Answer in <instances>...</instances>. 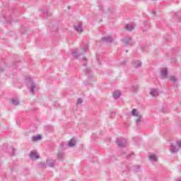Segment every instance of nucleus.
I'll use <instances>...</instances> for the list:
<instances>
[{
	"mask_svg": "<svg viewBox=\"0 0 181 181\" xmlns=\"http://www.w3.org/2000/svg\"><path fill=\"white\" fill-rule=\"evenodd\" d=\"M26 84L30 90V93H32V94L35 95V91L39 90V86L35 83L33 80H32V78L30 77H26L25 78Z\"/></svg>",
	"mask_w": 181,
	"mask_h": 181,
	"instance_id": "f257e3e1",
	"label": "nucleus"
},
{
	"mask_svg": "<svg viewBox=\"0 0 181 181\" xmlns=\"http://www.w3.org/2000/svg\"><path fill=\"white\" fill-rule=\"evenodd\" d=\"M177 146L173 144V143L170 144V151L172 153H176V152H179V150L181 148V140L176 141Z\"/></svg>",
	"mask_w": 181,
	"mask_h": 181,
	"instance_id": "f03ea898",
	"label": "nucleus"
},
{
	"mask_svg": "<svg viewBox=\"0 0 181 181\" xmlns=\"http://www.w3.org/2000/svg\"><path fill=\"white\" fill-rule=\"evenodd\" d=\"M131 115L133 117H137L136 124V125H139V124H141V121H142V115L139 114V112H136V109H133L132 110Z\"/></svg>",
	"mask_w": 181,
	"mask_h": 181,
	"instance_id": "7ed1b4c3",
	"label": "nucleus"
},
{
	"mask_svg": "<svg viewBox=\"0 0 181 181\" xmlns=\"http://www.w3.org/2000/svg\"><path fill=\"white\" fill-rule=\"evenodd\" d=\"M74 28L76 32H78V33H81V32H83V23L78 22L77 24L74 25Z\"/></svg>",
	"mask_w": 181,
	"mask_h": 181,
	"instance_id": "20e7f679",
	"label": "nucleus"
},
{
	"mask_svg": "<svg viewBox=\"0 0 181 181\" xmlns=\"http://www.w3.org/2000/svg\"><path fill=\"white\" fill-rule=\"evenodd\" d=\"M132 64L134 69H139V67H142V62L139 60H133L132 62Z\"/></svg>",
	"mask_w": 181,
	"mask_h": 181,
	"instance_id": "39448f33",
	"label": "nucleus"
},
{
	"mask_svg": "<svg viewBox=\"0 0 181 181\" xmlns=\"http://www.w3.org/2000/svg\"><path fill=\"white\" fill-rule=\"evenodd\" d=\"M39 156L37 155V152L33 151L30 153V159L31 160H36V159H39Z\"/></svg>",
	"mask_w": 181,
	"mask_h": 181,
	"instance_id": "423d86ee",
	"label": "nucleus"
},
{
	"mask_svg": "<svg viewBox=\"0 0 181 181\" xmlns=\"http://www.w3.org/2000/svg\"><path fill=\"white\" fill-rule=\"evenodd\" d=\"M116 143L118 145V146H121V147L127 146V144H128L127 142V141H125V140L123 141V140H121V139H117L116 141Z\"/></svg>",
	"mask_w": 181,
	"mask_h": 181,
	"instance_id": "0eeeda50",
	"label": "nucleus"
},
{
	"mask_svg": "<svg viewBox=\"0 0 181 181\" xmlns=\"http://www.w3.org/2000/svg\"><path fill=\"white\" fill-rule=\"evenodd\" d=\"M160 75L162 77H164V78H168V68H162L160 69Z\"/></svg>",
	"mask_w": 181,
	"mask_h": 181,
	"instance_id": "6e6552de",
	"label": "nucleus"
},
{
	"mask_svg": "<svg viewBox=\"0 0 181 181\" xmlns=\"http://www.w3.org/2000/svg\"><path fill=\"white\" fill-rule=\"evenodd\" d=\"M150 95L151 97H158V95H159V89H151L150 91Z\"/></svg>",
	"mask_w": 181,
	"mask_h": 181,
	"instance_id": "1a4fd4ad",
	"label": "nucleus"
},
{
	"mask_svg": "<svg viewBox=\"0 0 181 181\" xmlns=\"http://www.w3.org/2000/svg\"><path fill=\"white\" fill-rule=\"evenodd\" d=\"M123 43L124 46H132V40H131V38H124Z\"/></svg>",
	"mask_w": 181,
	"mask_h": 181,
	"instance_id": "9d476101",
	"label": "nucleus"
},
{
	"mask_svg": "<svg viewBox=\"0 0 181 181\" xmlns=\"http://www.w3.org/2000/svg\"><path fill=\"white\" fill-rule=\"evenodd\" d=\"M113 98H115V100H118V98H119V97H121V91L120 90H115L113 92Z\"/></svg>",
	"mask_w": 181,
	"mask_h": 181,
	"instance_id": "9b49d317",
	"label": "nucleus"
},
{
	"mask_svg": "<svg viewBox=\"0 0 181 181\" xmlns=\"http://www.w3.org/2000/svg\"><path fill=\"white\" fill-rule=\"evenodd\" d=\"M65 156V153L63 151H59L57 154V160H64Z\"/></svg>",
	"mask_w": 181,
	"mask_h": 181,
	"instance_id": "f8f14e48",
	"label": "nucleus"
},
{
	"mask_svg": "<svg viewBox=\"0 0 181 181\" xmlns=\"http://www.w3.org/2000/svg\"><path fill=\"white\" fill-rule=\"evenodd\" d=\"M112 37L111 36H107L103 38H102V42H107V43H112L113 42Z\"/></svg>",
	"mask_w": 181,
	"mask_h": 181,
	"instance_id": "ddd939ff",
	"label": "nucleus"
},
{
	"mask_svg": "<svg viewBox=\"0 0 181 181\" xmlns=\"http://www.w3.org/2000/svg\"><path fill=\"white\" fill-rule=\"evenodd\" d=\"M56 161L53 160V159L47 160V165L49 168H54V165Z\"/></svg>",
	"mask_w": 181,
	"mask_h": 181,
	"instance_id": "4468645a",
	"label": "nucleus"
},
{
	"mask_svg": "<svg viewBox=\"0 0 181 181\" xmlns=\"http://www.w3.org/2000/svg\"><path fill=\"white\" fill-rule=\"evenodd\" d=\"M76 144L77 141H76V139H71L68 143V146H69V148H73L74 146H76Z\"/></svg>",
	"mask_w": 181,
	"mask_h": 181,
	"instance_id": "2eb2a0df",
	"label": "nucleus"
},
{
	"mask_svg": "<svg viewBox=\"0 0 181 181\" xmlns=\"http://www.w3.org/2000/svg\"><path fill=\"white\" fill-rule=\"evenodd\" d=\"M3 18L7 21V22H11L12 20V16H11V14H9V12H8L6 16L3 14Z\"/></svg>",
	"mask_w": 181,
	"mask_h": 181,
	"instance_id": "dca6fc26",
	"label": "nucleus"
},
{
	"mask_svg": "<svg viewBox=\"0 0 181 181\" xmlns=\"http://www.w3.org/2000/svg\"><path fill=\"white\" fill-rule=\"evenodd\" d=\"M125 29L131 32L132 30H134L135 29V26L132 25V24H127L125 25Z\"/></svg>",
	"mask_w": 181,
	"mask_h": 181,
	"instance_id": "f3484780",
	"label": "nucleus"
},
{
	"mask_svg": "<svg viewBox=\"0 0 181 181\" xmlns=\"http://www.w3.org/2000/svg\"><path fill=\"white\" fill-rule=\"evenodd\" d=\"M72 56L75 59H78L80 56H81V53L77 52V50H74L72 52Z\"/></svg>",
	"mask_w": 181,
	"mask_h": 181,
	"instance_id": "a211bd4d",
	"label": "nucleus"
},
{
	"mask_svg": "<svg viewBox=\"0 0 181 181\" xmlns=\"http://www.w3.org/2000/svg\"><path fill=\"white\" fill-rule=\"evenodd\" d=\"M40 139H42V135L40 134L32 137V141L33 142H36V141H40Z\"/></svg>",
	"mask_w": 181,
	"mask_h": 181,
	"instance_id": "6ab92c4d",
	"label": "nucleus"
},
{
	"mask_svg": "<svg viewBox=\"0 0 181 181\" xmlns=\"http://www.w3.org/2000/svg\"><path fill=\"white\" fill-rule=\"evenodd\" d=\"M11 103L13 105H16V106L19 105V100H18L17 99L13 98L11 100Z\"/></svg>",
	"mask_w": 181,
	"mask_h": 181,
	"instance_id": "aec40b11",
	"label": "nucleus"
},
{
	"mask_svg": "<svg viewBox=\"0 0 181 181\" xmlns=\"http://www.w3.org/2000/svg\"><path fill=\"white\" fill-rule=\"evenodd\" d=\"M82 49H83V53L87 52V51L88 50V45L84 44V45H83Z\"/></svg>",
	"mask_w": 181,
	"mask_h": 181,
	"instance_id": "412c9836",
	"label": "nucleus"
},
{
	"mask_svg": "<svg viewBox=\"0 0 181 181\" xmlns=\"http://www.w3.org/2000/svg\"><path fill=\"white\" fill-rule=\"evenodd\" d=\"M9 152L11 154V156H13L15 155V148L13 147H9Z\"/></svg>",
	"mask_w": 181,
	"mask_h": 181,
	"instance_id": "4be33fe9",
	"label": "nucleus"
},
{
	"mask_svg": "<svg viewBox=\"0 0 181 181\" xmlns=\"http://www.w3.org/2000/svg\"><path fill=\"white\" fill-rule=\"evenodd\" d=\"M170 81H173V83H177V79L175 76L170 77Z\"/></svg>",
	"mask_w": 181,
	"mask_h": 181,
	"instance_id": "5701e85b",
	"label": "nucleus"
},
{
	"mask_svg": "<svg viewBox=\"0 0 181 181\" xmlns=\"http://www.w3.org/2000/svg\"><path fill=\"white\" fill-rule=\"evenodd\" d=\"M131 90H132L134 93H136V91H138V86H132V87H131Z\"/></svg>",
	"mask_w": 181,
	"mask_h": 181,
	"instance_id": "b1692460",
	"label": "nucleus"
},
{
	"mask_svg": "<svg viewBox=\"0 0 181 181\" xmlns=\"http://www.w3.org/2000/svg\"><path fill=\"white\" fill-rule=\"evenodd\" d=\"M150 159H151V160L156 161V156H155V155H151V156H150Z\"/></svg>",
	"mask_w": 181,
	"mask_h": 181,
	"instance_id": "393cba45",
	"label": "nucleus"
},
{
	"mask_svg": "<svg viewBox=\"0 0 181 181\" xmlns=\"http://www.w3.org/2000/svg\"><path fill=\"white\" fill-rule=\"evenodd\" d=\"M83 103V99L82 98H78L77 100V104H81Z\"/></svg>",
	"mask_w": 181,
	"mask_h": 181,
	"instance_id": "a878e982",
	"label": "nucleus"
},
{
	"mask_svg": "<svg viewBox=\"0 0 181 181\" xmlns=\"http://www.w3.org/2000/svg\"><path fill=\"white\" fill-rule=\"evenodd\" d=\"M45 13L47 14V16H52V13H49V11L46 10V11H45Z\"/></svg>",
	"mask_w": 181,
	"mask_h": 181,
	"instance_id": "bb28decb",
	"label": "nucleus"
},
{
	"mask_svg": "<svg viewBox=\"0 0 181 181\" xmlns=\"http://www.w3.org/2000/svg\"><path fill=\"white\" fill-rule=\"evenodd\" d=\"M87 64V59L83 58V66H86Z\"/></svg>",
	"mask_w": 181,
	"mask_h": 181,
	"instance_id": "cd10ccee",
	"label": "nucleus"
},
{
	"mask_svg": "<svg viewBox=\"0 0 181 181\" xmlns=\"http://www.w3.org/2000/svg\"><path fill=\"white\" fill-rule=\"evenodd\" d=\"M141 50H145V49H146V46H145V45H141Z\"/></svg>",
	"mask_w": 181,
	"mask_h": 181,
	"instance_id": "c85d7f7f",
	"label": "nucleus"
},
{
	"mask_svg": "<svg viewBox=\"0 0 181 181\" xmlns=\"http://www.w3.org/2000/svg\"><path fill=\"white\" fill-rule=\"evenodd\" d=\"M139 169V167L134 168V172H138V170Z\"/></svg>",
	"mask_w": 181,
	"mask_h": 181,
	"instance_id": "c756f323",
	"label": "nucleus"
},
{
	"mask_svg": "<svg viewBox=\"0 0 181 181\" xmlns=\"http://www.w3.org/2000/svg\"><path fill=\"white\" fill-rule=\"evenodd\" d=\"M120 64L123 65V64H127V61H123L120 63Z\"/></svg>",
	"mask_w": 181,
	"mask_h": 181,
	"instance_id": "7c9ffc66",
	"label": "nucleus"
},
{
	"mask_svg": "<svg viewBox=\"0 0 181 181\" xmlns=\"http://www.w3.org/2000/svg\"><path fill=\"white\" fill-rule=\"evenodd\" d=\"M90 69H87V70L85 71V73H90Z\"/></svg>",
	"mask_w": 181,
	"mask_h": 181,
	"instance_id": "2f4dec72",
	"label": "nucleus"
},
{
	"mask_svg": "<svg viewBox=\"0 0 181 181\" xmlns=\"http://www.w3.org/2000/svg\"><path fill=\"white\" fill-rule=\"evenodd\" d=\"M151 13H153V15H154V16H155V15H156V13L155 12V11H152Z\"/></svg>",
	"mask_w": 181,
	"mask_h": 181,
	"instance_id": "473e14b6",
	"label": "nucleus"
},
{
	"mask_svg": "<svg viewBox=\"0 0 181 181\" xmlns=\"http://www.w3.org/2000/svg\"><path fill=\"white\" fill-rule=\"evenodd\" d=\"M84 84H85V86H88L89 83L87 81H85Z\"/></svg>",
	"mask_w": 181,
	"mask_h": 181,
	"instance_id": "72a5a7b5",
	"label": "nucleus"
},
{
	"mask_svg": "<svg viewBox=\"0 0 181 181\" xmlns=\"http://www.w3.org/2000/svg\"><path fill=\"white\" fill-rule=\"evenodd\" d=\"M176 181H181V179H178V180H177Z\"/></svg>",
	"mask_w": 181,
	"mask_h": 181,
	"instance_id": "f704fd0d",
	"label": "nucleus"
},
{
	"mask_svg": "<svg viewBox=\"0 0 181 181\" xmlns=\"http://www.w3.org/2000/svg\"><path fill=\"white\" fill-rule=\"evenodd\" d=\"M126 53H128V49H126Z\"/></svg>",
	"mask_w": 181,
	"mask_h": 181,
	"instance_id": "c9c22d12",
	"label": "nucleus"
},
{
	"mask_svg": "<svg viewBox=\"0 0 181 181\" xmlns=\"http://www.w3.org/2000/svg\"><path fill=\"white\" fill-rule=\"evenodd\" d=\"M112 114H115V112H112Z\"/></svg>",
	"mask_w": 181,
	"mask_h": 181,
	"instance_id": "e433bc0d",
	"label": "nucleus"
},
{
	"mask_svg": "<svg viewBox=\"0 0 181 181\" xmlns=\"http://www.w3.org/2000/svg\"><path fill=\"white\" fill-rule=\"evenodd\" d=\"M131 155H132V153L129 154V156H131Z\"/></svg>",
	"mask_w": 181,
	"mask_h": 181,
	"instance_id": "4c0bfd02",
	"label": "nucleus"
},
{
	"mask_svg": "<svg viewBox=\"0 0 181 181\" xmlns=\"http://www.w3.org/2000/svg\"><path fill=\"white\" fill-rule=\"evenodd\" d=\"M1 71H4V69H1Z\"/></svg>",
	"mask_w": 181,
	"mask_h": 181,
	"instance_id": "58836bf2",
	"label": "nucleus"
}]
</instances>
